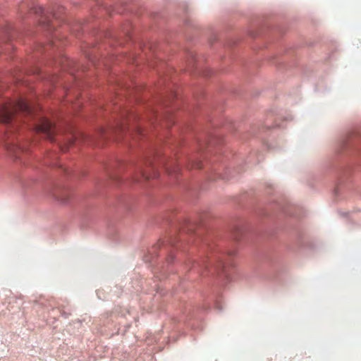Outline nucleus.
<instances>
[{"instance_id": "2", "label": "nucleus", "mask_w": 361, "mask_h": 361, "mask_svg": "<svg viewBox=\"0 0 361 361\" xmlns=\"http://www.w3.org/2000/svg\"><path fill=\"white\" fill-rule=\"evenodd\" d=\"M37 133L42 134L44 137L50 141H54V135L56 132L55 125L45 118H41L37 124L35 126Z\"/></svg>"}, {"instance_id": "6", "label": "nucleus", "mask_w": 361, "mask_h": 361, "mask_svg": "<svg viewBox=\"0 0 361 361\" xmlns=\"http://www.w3.org/2000/svg\"><path fill=\"white\" fill-rule=\"evenodd\" d=\"M133 118V119H136V117L134 115H128V113L127 111H123L122 113V118H123V121L121 123L119 124V126L118 127V130H121V132H124L126 129L128 128V127L127 126V124L126 123H128V121H130V118Z\"/></svg>"}, {"instance_id": "9", "label": "nucleus", "mask_w": 361, "mask_h": 361, "mask_svg": "<svg viewBox=\"0 0 361 361\" xmlns=\"http://www.w3.org/2000/svg\"><path fill=\"white\" fill-rule=\"evenodd\" d=\"M145 166L146 168H149V169H152V171H154V169H152V162L150 160H147L145 161Z\"/></svg>"}, {"instance_id": "12", "label": "nucleus", "mask_w": 361, "mask_h": 361, "mask_svg": "<svg viewBox=\"0 0 361 361\" xmlns=\"http://www.w3.org/2000/svg\"><path fill=\"white\" fill-rule=\"evenodd\" d=\"M137 176H138V175H137V176L135 178V181H139V178Z\"/></svg>"}, {"instance_id": "11", "label": "nucleus", "mask_w": 361, "mask_h": 361, "mask_svg": "<svg viewBox=\"0 0 361 361\" xmlns=\"http://www.w3.org/2000/svg\"><path fill=\"white\" fill-rule=\"evenodd\" d=\"M192 167L199 169V168L201 167V164L200 162H197V163L195 164L194 166H192Z\"/></svg>"}, {"instance_id": "1", "label": "nucleus", "mask_w": 361, "mask_h": 361, "mask_svg": "<svg viewBox=\"0 0 361 361\" xmlns=\"http://www.w3.org/2000/svg\"><path fill=\"white\" fill-rule=\"evenodd\" d=\"M32 114L31 107L24 99H19L16 101H8L0 106V122L4 124L16 126L21 114L30 116Z\"/></svg>"}, {"instance_id": "5", "label": "nucleus", "mask_w": 361, "mask_h": 361, "mask_svg": "<svg viewBox=\"0 0 361 361\" xmlns=\"http://www.w3.org/2000/svg\"><path fill=\"white\" fill-rule=\"evenodd\" d=\"M144 164H145V163L140 164L136 166L137 173H139V176H140V178H142L145 180H148L151 178H157V174L154 171L153 172V173L152 175L148 174L146 169H144Z\"/></svg>"}, {"instance_id": "3", "label": "nucleus", "mask_w": 361, "mask_h": 361, "mask_svg": "<svg viewBox=\"0 0 361 361\" xmlns=\"http://www.w3.org/2000/svg\"><path fill=\"white\" fill-rule=\"evenodd\" d=\"M194 268H197L198 270L214 269L219 274L221 271H224V265L221 259H215L210 262L207 258H204L200 262H196L194 264Z\"/></svg>"}, {"instance_id": "10", "label": "nucleus", "mask_w": 361, "mask_h": 361, "mask_svg": "<svg viewBox=\"0 0 361 361\" xmlns=\"http://www.w3.org/2000/svg\"><path fill=\"white\" fill-rule=\"evenodd\" d=\"M134 130L135 133L138 135L142 133V130L140 127L135 126Z\"/></svg>"}, {"instance_id": "13", "label": "nucleus", "mask_w": 361, "mask_h": 361, "mask_svg": "<svg viewBox=\"0 0 361 361\" xmlns=\"http://www.w3.org/2000/svg\"><path fill=\"white\" fill-rule=\"evenodd\" d=\"M61 149H62V151H66V149L65 147H62Z\"/></svg>"}, {"instance_id": "8", "label": "nucleus", "mask_w": 361, "mask_h": 361, "mask_svg": "<svg viewBox=\"0 0 361 361\" xmlns=\"http://www.w3.org/2000/svg\"><path fill=\"white\" fill-rule=\"evenodd\" d=\"M59 201H61L62 203H66L68 200V196L66 195V197H57Z\"/></svg>"}, {"instance_id": "14", "label": "nucleus", "mask_w": 361, "mask_h": 361, "mask_svg": "<svg viewBox=\"0 0 361 361\" xmlns=\"http://www.w3.org/2000/svg\"><path fill=\"white\" fill-rule=\"evenodd\" d=\"M73 141H69V145H72Z\"/></svg>"}, {"instance_id": "4", "label": "nucleus", "mask_w": 361, "mask_h": 361, "mask_svg": "<svg viewBox=\"0 0 361 361\" xmlns=\"http://www.w3.org/2000/svg\"><path fill=\"white\" fill-rule=\"evenodd\" d=\"M6 147L10 154L16 159H21V155L25 153V149L16 144L6 143Z\"/></svg>"}, {"instance_id": "7", "label": "nucleus", "mask_w": 361, "mask_h": 361, "mask_svg": "<svg viewBox=\"0 0 361 361\" xmlns=\"http://www.w3.org/2000/svg\"><path fill=\"white\" fill-rule=\"evenodd\" d=\"M166 170L167 171L169 172V173H176L178 171V166H176L174 167L173 169H170V166H166Z\"/></svg>"}]
</instances>
